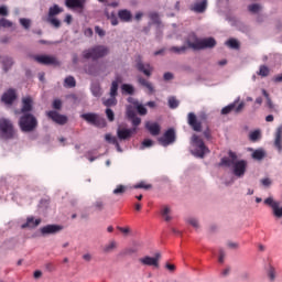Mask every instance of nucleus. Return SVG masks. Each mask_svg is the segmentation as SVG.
Returning a JSON list of instances; mask_svg holds the SVG:
<instances>
[{
  "label": "nucleus",
  "mask_w": 282,
  "mask_h": 282,
  "mask_svg": "<svg viewBox=\"0 0 282 282\" xmlns=\"http://www.w3.org/2000/svg\"><path fill=\"white\" fill-rule=\"evenodd\" d=\"M47 21L51 23L53 28H61V21L56 18H47Z\"/></svg>",
  "instance_id": "603ef678"
},
{
  "label": "nucleus",
  "mask_w": 282,
  "mask_h": 282,
  "mask_svg": "<svg viewBox=\"0 0 282 282\" xmlns=\"http://www.w3.org/2000/svg\"><path fill=\"white\" fill-rule=\"evenodd\" d=\"M91 94H93L95 97H100L101 93H100V87H99V85H94V86H91Z\"/></svg>",
  "instance_id": "bf43d9fd"
},
{
  "label": "nucleus",
  "mask_w": 282,
  "mask_h": 282,
  "mask_svg": "<svg viewBox=\"0 0 282 282\" xmlns=\"http://www.w3.org/2000/svg\"><path fill=\"white\" fill-rule=\"evenodd\" d=\"M95 34H98L99 37H104L106 35V31L100 26H95Z\"/></svg>",
  "instance_id": "0e129e2a"
},
{
  "label": "nucleus",
  "mask_w": 282,
  "mask_h": 282,
  "mask_svg": "<svg viewBox=\"0 0 282 282\" xmlns=\"http://www.w3.org/2000/svg\"><path fill=\"white\" fill-rule=\"evenodd\" d=\"M270 74V69L268 66L262 65L260 66V72H258V76L268 77Z\"/></svg>",
  "instance_id": "c03bdc74"
},
{
  "label": "nucleus",
  "mask_w": 282,
  "mask_h": 282,
  "mask_svg": "<svg viewBox=\"0 0 282 282\" xmlns=\"http://www.w3.org/2000/svg\"><path fill=\"white\" fill-rule=\"evenodd\" d=\"M138 84H140L144 88H148L150 94L154 93L153 85L150 82H148L144 77H138Z\"/></svg>",
  "instance_id": "cd10ccee"
},
{
  "label": "nucleus",
  "mask_w": 282,
  "mask_h": 282,
  "mask_svg": "<svg viewBox=\"0 0 282 282\" xmlns=\"http://www.w3.org/2000/svg\"><path fill=\"white\" fill-rule=\"evenodd\" d=\"M117 17L121 22H126V23L131 22L133 20L132 12L127 9L119 10L117 12Z\"/></svg>",
  "instance_id": "aec40b11"
},
{
  "label": "nucleus",
  "mask_w": 282,
  "mask_h": 282,
  "mask_svg": "<svg viewBox=\"0 0 282 282\" xmlns=\"http://www.w3.org/2000/svg\"><path fill=\"white\" fill-rule=\"evenodd\" d=\"M187 124H189L193 131H203V121L199 120L197 116L193 112L187 113Z\"/></svg>",
  "instance_id": "6e6552de"
},
{
  "label": "nucleus",
  "mask_w": 282,
  "mask_h": 282,
  "mask_svg": "<svg viewBox=\"0 0 282 282\" xmlns=\"http://www.w3.org/2000/svg\"><path fill=\"white\" fill-rule=\"evenodd\" d=\"M160 259H161V253L156 252L154 258H151V257L140 258L139 262L142 265H145V267L159 268L160 267Z\"/></svg>",
  "instance_id": "f8f14e48"
},
{
  "label": "nucleus",
  "mask_w": 282,
  "mask_h": 282,
  "mask_svg": "<svg viewBox=\"0 0 282 282\" xmlns=\"http://www.w3.org/2000/svg\"><path fill=\"white\" fill-rule=\"evenodd\" d=\"M41 224V218L34 219L33 216L28 217L26 223H24L21 227L22 229L25 228H35L37 226H40Z\"/></svg>",
  "instance_id": "393cba45"
},
{
  "label": "nucleus",
  "mask_w": 282,
  "mask_h": 282,
  "mask_svg": "<svg viewBox=\"0 0 282 282\" xmlns=\"http://www.w3.org/2000/svg\"><path fill=\"white\" fill-rule=\"evenodd\" d=\"M217 45L215 37L202 39L197 45H194V51H203L213 48Z\"/></svg>",
  "instance_id": "9b49d317"
},
{
  "label": "nucleus",
  "mask_w": 282,
  "mask_h": 282,
  "mask_svg": "<svg viewBox=\"0 0 282 282\" xmlns=\"http://www.w3.org/2000/svg\"><path fill=\"white\" fill-rule=\"evenodd\" d=\"M240 98H237L234 102L229 104L225 108H221V115L227 116L231 111H234L236 115H239L241 111L245 110L246 102L241 101L239 102Z\"/></svg>",
  "instance_id": "39448f33"
},
{
  "label": "nucleus",
  "mask_w": 282,
  "mask_h": 282,
  "mask_svg": "<svg viewBox=\"0 0 282 282\" xmlns=\"http://www.w3.org/2000/svg\"><path fill=\"white\" fill-rule=\"evenodd\" d=\"M33 110V100L31 97H24L22 99V108H21V112L23 115L25 113H30V111Z\"/></svg>",
  "instance_id": "4be33fe9"
},
{
  "label": "nucleus",
  "mask_w": 282,
  "mask_h": 282,
  "mask_svg": "<svg viewBox=\"0 0 282 282\" xmlns=\"http://www.w3.org/2000/svg\"><path fill=\"white\" fill-rule=\"evenodd\" d=\"M134 106H135V109H137L138 115H140V116H147L148 109H147L143 105H141V104H139L138 101H135V102H134Z\"/></svg>",
  "instance_id": "e433bc0d"
},
{
  "label": "nucleus",
  "mask_w": 282,
  "mask_h": 282,
  "mask_svg": "<svg viewBox=\"0 0 282 282\" xmlns=\"http://www.w3.org/2000/svg\"><path fill=\"white\" fill-rule=\"evenodd\" d=\"M94 207H95L96 209H98V210H102L104 207H105V204H104L102 200H97V202H95Z\"/></svg>",
  "instance_id": "338daca9"
},
{
  "label": "nucleus",
  "mask_w": 282,
  "mask_h": 282,
  "mask_svg": "<svg viewBox=\"0 0 282 282\" xmlns=\"http://www.w3.org/2000/svg\"><path fill=\"white\" fill-rule=\"evenodd\" d=\"M13 26V23L6 19V18H1L0 19V28H4V29H8V28H12Z\"/></svg>",
  "instance_id": "37998d69"
},
{
  "label": "nucleus",
  "mask_w": 282,
  "mask_h": 282,
  "mask_svg": "<svg viewBox=\"0 0 282 282\" xmlns=\"http://www.w3.org/2000/svg\"><path fill=\"white\" fill-rule=\"evenodd\" d=\"M19 126L22 132H32L37 128L39 121L33 115L24 113L20 118Z\"/></svg>",
  "instance_id": "f03ea898"
},
{
  "label": "nucleus",
  "mask_w": 282,
  "mask_h": 282,
  "mask_svg": "<svg viewBox=\"0 0 282 282\" xmlns=\"http://www.w3.org/2000/svg\"><path fill=\"white\" fill-rule=\"evenodd\" d=\"M232 166H234V175L237 178H241L245 176L247 171V162L245 160H240L236 162Z\"/></svg>",
  "instance_id": "ddd939ff"
},
{
  "label": "nucleus",
  "mask_w": 282,
  "mask_h": 282,
  "mask_svg": "<svg viewBox=\"0 0 282 282\" xmlns=\"http://www.w3.org/2000/svg\"><path fill=\"white\" fill-rule=\"evenodd\" d=\"M127 117L128 119L135 118V111L132 106L127 107Z\"/></svg>",
  "instance_id": "680f3d73"
},
{
  "label": "nucleus",
  "mask_w": 282,
  "mask_h": 282,
  "mask_svg": "<svg viewBox=\"0 0 282 282\" xmlns=\"http://www.w3.org/2000/svg\"><path fill=\"white\" fill-rule=\"evenodd\" d=\"M226 45H227L228 47L232 48V50H239V46H240L239 42H238L237 40H235V39L228 40V41L226 42Z\"/></svg>",
  "instance_id": "ea45409f"
},
{
  "label": "nucleus",
  "mask_w": 282,
  "mask_h": 282,
  "mask_svg": "<svg viewBox=\"0 0 282 282\" xmlns=\"http://www.w3.org/2000/svg\"><path fill=\"white\" fill-rule=\"evenodd\" d=\"M110 48L105 45H95L91 48H86L83 51V58L98 61L99 58H105L109 55Z\"/></svg>",
  "instance_id": "f257e3e1"
},
{
  "label": "nucleus",
  "mask_w": 282,
  "mask_h": 282,
  "mask_svg": "<svg viewBox=\"0 0 282 282\" xmlns=\"http://www.w3.org/2000/svg\"><path fill=\"white\" fill-rule=\"evenodd\" d=\"M273 145L278 149L279 152H282V126H279L276 129Z\"/></svg>",
  "instance_id": "b1692460"
},
{
  "label": "nucleus",
  "mask_w": 282,
  "mask_h": 282,
  "mask_svg": "<svg viewBox=\"0 0 282 282\" xmlns=\"http://www.w3.org/2000/svg\"><path fill=\"white\" fill-rule=\"evenodd\" d=\"M52 108L55 109V110H61L62 109V101L59 99L53 100Z\"/></svg>",
  "instance_id": "e2e57ef3"
},
{
  "label": "nucleus",
  "mask_w": 282,
  "mask_h": 282,
  "mask_svg": "<svg viewBox=\"0 0 282 282\" xmlns=\"http://www.w3.org/2000/svg\"><path fill=\"white\" fill-rule=\"evenodd\" d=\"M176 141V133L173 128H170L164 132L163 137L158 139L159 144L163 148H167L170 144H173Z\"/></svg>",
  "instance_id": "423d86ee"
},
{
  "label": "nucleus",
  "mask_w": 282,
  "mask_h": 282,
  "mask_svg": "<svg viewBox=\"0 0 282 282\" xmlns=\"http://www.w3.org/2000/svg\"><path fill=\"white\" fill-rule=\"evenodd\" d=\"M121 89L123 94H134V87L131 84H122Z\"/></svg>",
  "instance_id": "4c0bfd02"
},
{
  "label": "nucleus",
  "mask_w": 282,
  "mask_h": 282,
  "mask_svg": "<svg viewBox=\"0 0 282 282\" xmlns=\"http://www.w3.org/2000/svg\"><path fill=\"white\" fill-rule=\"evenodd\" d=\"M144 129L149 131L152 137L160 135L161 126L158 122L145 121Z\"/></svg>",
  "instance_id": "f3484780"
},
{
  "label": "nucleus",
  "mask_w": 282,
  "mask_h": 282,
  "mask_svg": "<svg viewBox=\"0 0 282 282\" xmlns=\"http://www.w3.org/2000/svg\"><path fill=\"white\" fill-rule=\"evenodd\" d=\"M260 135H261V132L259 130L250 132V135H249L250 141L256 142L257 140H259Z\"/></svg>",
  "instance_id": "5fc2aeb1"
},
{
  "label": "nucleus",
  "mask_w": 282,
  "mask_h": 282,
  "mask_svg": "<svg viewBox=\"0 0 282 282\" xmlns=\"http://www.w3.org/2000/svg\"><path fill=\"white\" fill-rule=\"evenodd\" d=\"M80 118H83L88 124H93L95 127H106V120L100 118L96 113H86V115H80Z\"/></svg>",
  "instance_id": "0eeeda50"
},
{
  "label": "nucleus",
  "mask_w": 282,
  "mask_h": 282,
  "mask_svg": "<svg viewBox=\"0 0 282 282\" xmlns=\"http://www.w3.org/2000/svg\"><path fill=\"white\" fill-rule=\"evenodd\" d=\"M229 158H223L221 161L219 162V166H226V167H231L235 166L238 160L237 153L229 151L228 152Z\"/></svg>",
  "instance_id": "2eb2a0df"
},
{
  "label": "nucleus",
  "mask_w": 282,
  "mask_h": 282,
  "mask_svg": "<svg viewBox=\"0 0 282 282\" xmlns=\"http://www.w3.org/2000/svg\"><path fill=\"white\" fill-rule=\"evenodd\" d=\"M268 276H269L270 281H275L276 272H275L274 267H272V265L269 267Z\"/></svg>",
  "instance_id": "8fccbe9b"
},
{
  "label": "nucleus",
  "mask_w": 282,
  "mask_h": 282,
  "mask_svg": "<svg viewBox=\"0 0 282 282\" xmlns=\"http://www.w3.org/2000/svg\"><path fill=\"white\" fill-rule=\"evenodd\" d=\"M13 65V59L11 57H2V66L6 70V73L11 69Z\"/></svg>",
  "instance_id": "2f4dec72"
},
{
  "label": "nucleus",
  "mask_w": 282,
  "mask_h": 282,
  "mask_svg": "<svg viewBox=\"0 0 282 282\" xmlns=\"http://www.w3.org/2000/svg\"><path fill=\"white\" fill-rule=\"evenodd\" d=\"M132 135V130L130 129H118L117 130V138H119L120 141H126L130 139Z\"/></svg>",
  "instance_id": "bb28decb"
},
{
  "label": "nucleus",
  "mask_w": 282,
  "mask_h": 282,
  "mask_svg": "<svg viewBox=\"0 0 282 282\" xmlns=\"http://www.w3.org/2000/svg\"><path fill=\"white\" fill-rule=\"evenodd\" d=\"M20 24L24 28V29H30L31 28V20L26 19V18H21L20 19Z\"/></svg>",
  "instance_id": "4d7b16f0"
},
{
  "label": "nucleus",
  "mask_w": 282,
  "mask_h": 282,
  "mask_svg": "<svg viewBox=\"0 0 282 282\" xmlns=\"http://www.w3.org/2000/svg\"><path fill=\"white\" fill-rule=\"evenodd\" d=\"M0 17H8V9L6 6L0 7Z\"/></svg>",
  "instance_id": "774afa93"
},
{
  "label": "nucleus",
  "mask_w": 282,
  "mask_h": 282,
  "mask_svg": "<svg viewBox=\"0 0 282 282\" xmlns=\"http://www.w3.org/2000/svg\"><path fill=\"white\" fill-rule=\"evenodd\" d=\"M149 19L152 21V23L159 24L160 23V15L158 12H150L149 13Z\"/></svg>",
  "instance_id": "49530a36"
},
{
  "label": "nucleus",
  "mask_w": 282,
  "mask_h": 282,
  "mask_svg": "<svg viewBox=\"0 0 282 282\" xmlns=\"http://www.w3.org/2000/svg\"><path fill=\"white\" fill-rule=\"evenodd\" d=\"M106 142L113 144L116 148H119V142L116 137H112L110 133H107L105 137Z\"/></svg>",
  "instance_id": "58836bf2"
},
{
  "label": "nucleus",
  "mask_w": 282,
  "mask_h": 282,
  "mask_svg": "<svg viewBox=\"0 0 282 282\" xmlns=\"http://www.w3.org/2000/svg\"><path fill=\"white\" fill-rule=\"evenodd\" d=\"M17 98H18L17 90L11 88V89H8L4 94H2L1 101L7 106H12L13 101H15Z\"/></svg>",
  "instance_id": "4468645a"
},
{
  "label": "nucleus",
  "mask_w": 282,
  "mask_h": 282,
  "mask_svg": "<svg viewBox=\"0 0 282 282\" xmlns=\"http://www.w3.org/2000/svg\"><path fill=\"white\" fill-rule=\"evenodd\" d=\"M0 132L4 140H12L17 135L12 121L6 118L0 119Z\"/></svg>",
  "instance_id": "20e7f679"
},
{
  "label": "nucleus",
  "mask_w": 282,
  "mask_h": 282,
  "mask_svg": "<svg viewBox=\"0 0 282 282\" xmlns=\"http://www.w3.org/2000/svg\"><path fill=\"white\" fill-rule=\"evenodd\" d=\"M106 116L109 122H112L113 120H116V115H113V111L110 108L106 109Z\"/></svg>",
  "instance_id": "13d9d810"
},
{
  "label": "nucleus",
  "mask_w": 282,
  "mask_h": 282,
  "mask_svg": "<svg viewBox=\"0 0 282 282\" xmlns=\"http://www.w3.org/2000/svg\"><path fill=\"white\" fill-rule=\"evenodd\" d=\"M161 214H162V216L164 217V220H165V221H170V220H171V216H169V214H170V208H169V206H164Z\"/></svg>",
  "instance_id": "6e6d98bb"
},
{
  "label": "nucleus",
  "mask_w": 282,
  "mask_h": 282,
  "mask_svg": "<svg viewBox=\"0 0 282 282\" xmlns=\"http://www.w3.org/2000/svg\"><path fill=\"white\" fill-rule=\"evenodd\" d=\"M132 121L133 127H139L141 124V119L139 117L129 118Z\"/></svg>",
  "instance_id": "69168bd1"
},
{
  "label": "nucleus",
  "mask_w": 282,
  "mask_h": 282,
  "mask_svg": "<svg viewBox=\"0 0 282 282\" xmlns=\"http://www.w3.org/2000/svg\"><path fill=\"white\" fill-rule=\"evenodd\" d=\"M251 158H253V160L260 161L265 158V152L263 150H257L253 152V154H251Z\"/></svg>",
  "instance_id": "a19ab883"
},
{
  "label": "nucleus",
  "mask_w": 282,
  "mask_h": 282,
  "mask_svg": "<svg viewBox=\"0 0 282 282\" xmlns=\"http://www.w3.org/2000/svg\"><path fill=\"white\" fill-rule=\"evenodd\" d=\"M34 61L37 64H42V65H53V66L59 65V61L56 59V57L52 56V55H35Z\"/></svg>",
  "instance_id": "1a4fd4ad"
},
{
  "label": "nucleus",
  "mask_w": 282,
  "mask_h": 282,
  "mask_svg": "<svg viewBox=\"0 0 282 282\" xmlns=\"http://www.w3.org/2000/svg\"><path fill=\"white\" fill-rule=\"evenodd\" d=\"M120 83H122V77L117 75L115 80L111 84V88L109 90V96H111V97H117L118 96V88H119Z\"/></svg>",
  "instance_id": "5701e85b"
},
{
  "label": "nucleus",
  "mask_w": 282,
  "mask_h": 282,
  "mask_svg": "<svg viewBox=\"0 0 282 282\" xmlns=\"http://www.w3.org/2000/svg\"><path fill=\"white\" fill-rule=\"evenodd\" d=\"M117 248V242L116 241H111L109 242L106 247H105V252L106 253H109L111 252L112 250H115Z\"/></svg>",
  "instance_id": "864d4df0"
},
{
  "label": "nucleus",
  "mask_w": 282,
  "mask_h": 282,
  "mask_svg": "<svg viewBox=\"0 0 282 282\" xmlns=\"http://www.w3.org/2000/svg\"><path fill=\"white\" fill-rule=\"evenodd\" d=\"M106 17L109 21H111L112 26H117L119 24L118 17L115 12H106Z\"/></svg>",
  "instance_id": "72a5a7b5"
},
{
  "label": "nucleus",
  "mask_w": 282,
  "mask_h": 282,
  "mask_svg": "<svg viewBox=\"0 0 282 282\" xmlns=\"http://www.w3.org/2000/svg\"><path fill=\"white\" fill-rule=\"evenodd\" d=\"M188 47L183 45V46H173L171 48H169V52L171 53H175L176 55H181L184 54L185 52H187Z\"/></svg>",
  "instance_id": "c756f323"
},
{
  "label": "nucleus",
  "mask_w": 282,
  "mask_h": 282,
  "mask_svg": "<svg viewBox=\"0 0 282 282\" xmlns=\"http://www.w3.org/2000/svg\"><path fill=\"white\" fill-rule=\"evenodd\" d=\"M63 230V227L61 225H47L41 229V234L43 236L45 235H55Z\"/></svg>",
  "instance_id": "6ab92c4d"
},
{
  "label": "nucleus",
  "mask_w": 282,
  "mask_h": 282,
  "mask_svg": "<svg viewBox=\"0 0 282 282\" xmlns=\"http://www.w3.org/2000/svg\"><path fill=\"white\" fill-rule=\"evenodd\" d=\"M65 88H75L76 87V79L73 76L65 77L64 80Z\"/></svg>",
  "instance_id": "7c9ffc66"
},
{
  "label": "nucleus",
  "mask_w": 282,
  "mask_h": 282,
  "mask_svg": "<svg viewBox=\"0 0 282 282\" xmlns=\"http://www.w3.org/2000/svg\"><path fill=\"white\" fill-rule=\"evenodd\" d=\"M135 252H138V250H135L134 248H126L122 250V256H132Z\"/></svg>",
  "instance_id": "052dcab7"
},
{
  "label": "nucleus",
  "mask_w": 282,
  "mask_h": 282,
  "mask_svg": "<svg viewBox=\"0 0 282 282\" xmlns=\"http://www.w3.org/2000/svg\"><path fill=\"white\" fill-rule=\"evenodd\" d=\"M47 118H50L54 123L64 126L67 124L68 118L65 115H59L55 110H50L46 112Z\"/></svg>",
  "instance_id": "9d476101"
},
{
  "label": "nucleus",
  "mask_w": 282,
  "mask_h": 282,
  "mask_svg": "<svg viewBox=\"0 0 282 282\" xmlns=\"http://www.w3.org/2000/svg\"><path fill=\"white\" fill-rule=\"evenodd\" d=\"M135 68L143 73L144 76H152L153 67L151 64H144L141 59H137Z\"/></svg>",
  "instance_id": "dca6fc26"
},
{
  "label": "nucleus",
  "mask_w": 282,
  "mask_h": 282,
  "mask_svg": "<svg viewBox=\"0 0 282 282\" xmlns=\"http://www.w3.org/2000/svg\"><path fill=\"white\" fill-rule=\"evenodd\" d=\"M262 95L265 98L267 106L269 107V109L274 110V104H273L272 99L270 98L269 93L265 89H262Z\"/></svg>",
  "instance_id": "f704fd0d"
},
{
  "label": "nucleus",
  "mask_w": 282,
  "mask_h": 282,
  "mask_svg": "<svg viewBox=\"0 0 282 282\" xmlns=\"http://www.w3.org/2000/svg\"><path fill=\"white\" fill-rule=\"evenodd\" d=\"M85 0H65V6L69 9H83Z\"/></svg>",
  "instance_id": "a878e982"
},
{
  "label": "nucleus",
  "mask_w": 282,
  "mask_h": 282,
  "mask_svg": "<svg viewBox=\"0 0 282 282\" xmlns=\"http://www.w3.org/2000/svg\"><path fill=\"white\" fill-rule=\"evenodd\" d=\"M133 189H144V191H149L152 188L151 184H147L144 181H141L140 183L135 184L133 187Z\"/></svg>",
  "instance_id": "c9c22d12"
},
{
  "label": "nucleus",
  "mask_w": 282,
  "mask_h": 282,
  "mask_svg": "<svg viewBox=\"0 0 282 282\" xmlns=\"http://www.w3.org/2000/svg\"><path fill=\"white\" fill-rule=\"evenodd\" d=\"M261 9H262V7L257 3L248 6V10L251 13H258Z\"/></svg>",
  "instance_id": "3c124183"
},
{
  "label": "nucleus",
  "mask_w": 282,
  "mask_h": 282,
  "mask_svg": "<svg viewBox=\"0 0 282 282\" xmlns=\"http://www.w3.org/2000/svg\"><path fill=\"white\" fill-rule=\"evenodd\" d=\"M169 107L171 109H176L177 107H180V101L175 97H170L169 98Z\"/></svg>",
  "instance_id": "a18cd8bd"
},
{
  "label": "nucleus",
  "mask_w": 282,
  "mask_h": 282,
  "mask_svg": "<svg viewBox=\"0 0 282 282\" xmlns=\"http://www.w3.org/2000/svg\"><path fill=\"white\" fill-rule=\"evenodd\" d=\"M153 147V140L151 139H144L141 143V150H144V149H151Z\"/></svg>",
  "instance_id": "de8ad7c7"
},
{
  "label": "nucleus",
  "mask_w": 282,
  "mask_h": 282,
  "mask_svg": "<svg viewBox=\"0 0 282 282\" xmlns=\"http://www.w3.org/2000/svg\"><path fill=\"white\" fill-rule=\"evenodd\" d=\"M273 216L282 218V207L280 208L276 204L272 205Z\"/></svg>",
  "instance_id": "79ce46f5"
},
{
  "label": "nucleus",
  "mask_w": 282,
  "mask_h": 282,
  "mask_svg": "<svg viewBox=\"0 0 282 282\" xmlns=\"http://www.w3.org/2000/svg\"><path fill=\"white\" fill-rule=\"evenodd\" d=\"M63 12V9L55 4V6H52L50 9H48V18H54V17H57L61 13Z\"/></svg>",
  "instance_id": "c85d7f7f"
},
{
  "label": "nucleus",
  "mask_w": 282,
  "mask_h": 282,
  "mask_svg": "<svg viewBox=\"0 0 282 282\" xmlns=\"http://www.w3.org/2000/svg\"><path fill=\"white\" fill-rule=\"evenodd\" d=\"M105 107H115L117 106V98L116 96H111V98L107 99L106 101H104Z\"/></svg>",
  "instance_id": "09e8293b"
},
{
  "label": "nucleus",
  "mask_w": 282,
  "mask_h": 282,
  "mask_svg": "<svg viewBox=\"0 0 282 282\" xmlns=\"http://www.w3.org/2000/svg\"><path fill=\"white\" fill-rule=\"evenodd\" d=\"M199 41L200 40L198 39V36L196 35L195 32H191L185 39V43H186L187 47H189L194 51H195L194 45H198Z\"/></svg>",
  "instance_id": "412c9836"
},
{
  "label": "nucleus",
  "mask_w": 282,
  "mask_h": 282,
  "mask_svg": "<svg viewBox=\"0 0 282 282\" xmlns=\"http://www.w3.org/2000/svg\"><path fill=\"white\" fill-rule=\"evenodd\" d=\"M127 191H128V186L117 185L112 193L116 196H122Z\"/></svg>",
  "instance_id": "473e14b6"
},
{
  "label": "nucleus",
  "mask_w": 282,
  "mask_h": 282,
  "mask_svg": "<svg viewBox=\"0 0 282 282\" xmlns=\"http://www.w3.org/2000/svg\"><path fill=\"white\" fill-rule=\"evenodd\" d=\"M192 147L194 148L193 154L199 159H204L205 154H209L208 147L205 145L204 140L199 138L197 134H193L192 139Z\"/></svg>",
  "instance_id": "7ed1b4c3"
},
{
  "label": "nucleus",
  "mask_w": 282,
  "mask_h": 282,
  "mask_svg": "<svg viewBox=\"0 0 282 282\" xmlns=\"http://www.w3.org/2000/svg\"><path fill=\"white\" fill-rule=\"evenodd\" d=\"M208 9V0H202L198 2H194L193 6H191V10L193 12H196L198 14L205 13V11Z\"/></svg>",
  "instance_id": "a211bd4d"
}]
</instances>
